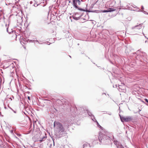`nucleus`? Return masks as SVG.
Wrapping results in <instances>:
<instances>
[{
    "label": "nucleus",
    "instance_id": "f257e3e1",
    "mask_svg": "<svg viewBox=\"0 0 148 148\" xmlns=\"http://www.w3.org/2000/svg\"><path fill=\"white\" fill-rule=\"evenodd\" d=\"M100 144L108 145L111 142L110 137L103 134H100L98 138Z\"/></svg>",
    "mask_w": 148,
    "mask_h": 148
},
{
    "label": "nucleus",
    "instance_id": "f03ea898",
    "mask_svg": "<svg viewBox=\"0 0 148 148\" xmlns=\"http://www.w3.org/2000/svg\"><path fill=\"white\" fill-rule=\"evenodd\" d=\"M53 126L59 135H62L63 133L65 131V129L64 128L62 124L59 122L54 121Z\"/></svg>",
    "mask_w": 148,
    "mask_h": 148
},
{
    "label": "nucleus",
    "instance_id": "7ed1b4c3",
    "mask_svg": "<svg viewBox=\"0 0 148 148\" xmlns=\"http://www.w3.org/2000/svg\"><path fill=\"white\" fill-rule=\"evenodd\" d=\"M72 5L73 7L75 9H77L80 11H85V10L84 9L79 8L78 5H80L81 4V1H82V0H72Z\"/></svg>",
    "mask_w": 148,
    "mask_h": 148
},
{
    "label": "nucleus",
    "instance_id": "20e7f679",
    "mask_svg": "<svg viewBox=\"0 0 148 148\" xmlns=\"http://www.w3.org/2000/svg\"><path fill=\"white\" fill-rule=\"evenodd\" d=\"M120 119L121 122L123 123L124 122H128L132 121L133 119V117L132 116H121L119 114Z\"/></svg>",
    "mask_w": 148,
    "mask_h": 148
},
{
    "label": "nucleus",
    "instance_id": "39448f33",
    "mask_svg": "<svg viewBox=\"0 0 148 148\" xmlns=\"http://www.w3.org/2000/svg\"><path fill=\"white\" fill-rule=\"evenodd\" d=\"M71 106L70 104L67 101H65L63 103L62 105V109L64 110H71Z\"/></svg>",
    "mask_w": 148,
    "mask_h": 148
},
{
    "label": "nucleus",
    "instance_id": "423d86ee",
    "mask_svg": "<svg viewBox=\"0 0 148 148\" xmlns=\"http://www.w3.org/2000/svg\"><path fill=\"white\" fill-rule=\"evenodd\" d=\"M138 25H136L134 27H132L131 28L132 32V33L134 34H136L135 33L136 32H138L139 29Z\"/></svg>",
    "mask_w": 148,
    "mask_h": 148
},
{
    "label": "nucleus",
    "instance_id": "0eeeda50",
    "mask_svg": "<svg viewBox=\"0 0 148 148\" xmlns=\"http://www.w3.org/2000/svg\"><path fill=\"white\" fill-rule=\"evenodd\" d=\"M85 114L88 113L89 116H90L91 117L92 120L93 121H95V120H96L94 116L90 112L87 111V112H85Z\"/></svg>",
    "mask_w": 148,
    "mask_h": 148
},
{
    "label": "nucleus",
    "instance_id": "6e6552de",
    "mask_svg": "<svg viewBox=\"0 0 148 148\" xmlns=\"http://www.w3.org/2000/svg\"><path fill=\"white\" fill-rule=\"evenodd\" d=\"M132 94L135 95V96L138 99H139V90L135 89L132 92Z\"/></svg>",
    "mask_w": 148,
    "mask_h": 148
},
{
    "label": "nucleus",
    "instance_id": "1a4fd4ad",
    "mask_svg": "<svg viewBox=\"0 0 148 148\" xmlns=\"http://www.w3.org/2000/svg\"><path fill=\"white\" fill-rule=\"evenodd\" d=\"M125 52L126 53H127H127L128 54L129 52V51H131L132 47L131 46H129L128 47L127 45H125Z\"/></svg>",
    "mask_w": 148,
    "mask_h": 148
},
{
    "label": "nucleus",
    "instance_id": "9d476101",
    "mask_svg": "<svg viewBox=\"0 0 148 148\" xmlns=\"http://www.w3.org/2000/svg\"><path fill=\"white\" fill-rule=\"evenodd\" d=\"M82 14H80L79 16L77 17L75 16H73V19L76 20H78L80 19L82 16Z\"/></svg>",
    "mask_w": 148,
    "mask_h": 148
},
{
    "label": "nucleus",
    "instance_id": "9b49d317",
    "mask_svg": "<svg viewBox=\"0 0 148 148\" xmlns=\"http://www.w3.org/2000/svg\"><path fill=\"white\" fill-rule=\"evenodd\" d=\"M144 9V7L143 6H142L141 9H139V12H143L144 13L146 14H148V13H147L145 11L143 10Z\"/></svg>",
    "mask_w": 148,
    "mask_h": 148
},
{
    "label": "nucleus",
    "instance_id": "f8f14e48",
    "mask_svg": "<svg viewBox=\"0 0 148 148\" xmlns=\"http://www.w3.org/2000/svg\"><path fill=\"white\" fill-rule=\"evenodd\" d=\"M47 138V137L46 136H43L42 138H40V140H39V141L40 142H42L44 141Z\"/></svg>",
    "mask_w": 148,
    "mask_h": 148
},
{
    "label": "nucleus",
    "instance_id": "ddd939ff",
    "mask_svg": "<svg viewBox=\"0 0 148 148\" xmlns=\"http://www.w3.org/2000/svg\"><path fill=\"white\" fill-rule=\"evenodd\" d=\"M85 11L86 12H96V13H98V12L99 11V10H85Z\"/></svg>",
    "mask_w": 148,
    "mask_h": 148
},
{
    "label": "nucleus",
    "instance_id": "4468645a",
    "mask_svg": "<svg viewBox=\"0 0 148 148\" xmlns=\"http://www.w3.org/2000/svg\"><path fill=\"white\" fill-rule=\"evenodd\" d=\"M28 39L26 38L25 37H22V38H21V40H22L23 41L25 42H28Z\"/></svg>",
    "mask_w": 148,
    "mask_h": 148
},
{
    "label": "nucleus",
    "instance_id": "2eb2a0df",
    "mask_svg": "<svg viewBox=\"0 0 148 148\" xmlns=\"http://www.w3.org/2000/svg\"><path fill=\"white\" fill-rule=\"evenodd\" d=\"M108 12H111L115 10V9H114L112 8H110L108 9Z\"/></svg>",
    "mask_w": 148,
    "mask_h": 148
},
{
    "label": "nucleus",
    "instance_id": "dca6fc26",
    "mask_svg": "<svg viewBox=\"0 0 148 148\" xmlns=\"http://www.w3.org/2000/svg\"><path fill=\"white\" fill-rule=\"evenodd\" d=\"M42 3V2H41L40 3H39V4H37L36 3H34L33 5V6H34V7H36L37 6H38L40 5V4H41Z\"/></svg>",
    "mask_w": 148,
    "mask_h": 148
},
{
    "label": "nucleus",
    "instance_id": "f3484780",
    "mask_svg": "<svg viewBox=\"0 0 148 148\" xmlns=\"http://www.w3.org/2000/svg\"><path fill=\"white\" fill-rule=\"evenodd\" d=\"M95 122H96L97 123V126L99 127L100 128H102V127L99 124V123H98V122L96 120H95V121H94Z\"/></svg>",
    "mask_w": 148,
    "mask_h": 148
},
{
    "label": "nucleus",
    "instance_id": "a211bd4d",
    "mask_svg": "<svg viewBox=\"0 0 148 148\" xmlns=\"http://www.w3.org/2000/svg\"><path fill=\"white\" fill-rule=\"evenodd\" d=\"M88 145H89V147H91V146H90V144H88V143H87V144H84L83 145V148L84 147H87Z\"/></svg>",
    "mask_w": 148,
    "mask_h": 148
},
{
    "label": "nucleus",
    "instance_id": "6ab92c4d",
    "mask_svg": "<svg viewBox=\"0 0 148 148\" xmlns=\"http://www.w3.org/2000/svg\"><path fill=\"white\" fill-rule=\"evenodd\" d=\"M34 41L38 42V43L39 44H45L46 43V42H43L42 43H40L39 42V41L38 40H34Z\"/></svg>",
    "mask_w": 148,
    "mask_h": 148
},
{
    "label": "nucleus",
    "instance_id": "aec40b11",
    "mask_svg": "<svg viewBox=\"0 0 148 148\" xmlns=\"http://www.w3.org/2000/svg\"><path fill=\"white\" fill-rule=\"evenodd\" d=\"M101 12H102L105 13V12H108V9L107 10H101Z\"/></svg>",
    "mask_w": 148,
    "mask_h": 148
},
{
    "label": "nucleus",
    "instance_id": "412c9836",
    "mask_svg": "<svg viewBox=\"0 0 148 148\" xmlns=\"http://www.w3.org/2000/svg\"><path fill=\"white\" fill-rule=\"evenodd\" d=\"M8 107L10 109H11L12 111H13V112L15 113H16V111L12 109L10 107V106H8Z\"/></svg>",
    "mask_w": 148,
    "mask_h": 148
},
{
    "label": "nucleus",
    "instance_id": "4be33fe9",
    "mask_svg": "<svg viewBox=\"0 0 148 148\" xmlns=\"http://www.w3.org/2000/svg\"><path fill=\"white\" fill-rule=\"evenodd\" d=\"M28 41H29V42H34V40L28 39Z\"/></svg>",
    "mask_w": 148,
    "mask_h": 148
},
{
    "label": "nucleus",
    "instance_id": "5701e85b",
    "mask_svg": "<svg viewBox=\"0 0 148 148\" xmlns=\"http://www.w3.org/2000/svg\"><path fill=\"white\" fill-rule=\"evenodd\" d=\"M8 27H7L6 28V31H7V32L8 33H9V34H10V33H11V32H9L8 31Z\"/></svg>",
    "mask_w": 148,
    "mask_h": 148
},
{
    "label": "nucleus",
    "instance_id": "b1692460",
    "mask_svg": "<svg viewBox=\"0 0 148 148\" xmlns=\"http://www.w3.org/2000/svg\"><path fill=\"white\" fill-rule=\"evenodd\" d=\"M10 132L12 134H13V130H10Z\"/></svg>",
    "mask_w": 148,
    "mask_h": 148
},
{
    "label": "nucleus",
    "instance_id": "393cba45",
    "mask_svg": "<svg viewBox=\"0 0 148 148\" xmlns=\"http://www.w3.org/2000/svg\"><path fill=\"white\" fill-rule=\"evenodd\" d=\"M78 13H75V16H77V17L78 16Z\"/></svg>",
    "mask_w": 148,
    "mask_h": 148
},
{
    "label": "nucleus",
    "instance_id": "a878e982",
    "mask_svg": "<svg viewBox=\"0 0 148 148\" xmlns=\"http://www.w3.org/2000/svg\"><path fill=\"white\" fill-rule=\"evenodd\" d=\"M145 100L147 103V104H148V100L147 99H145Z\"/></svg>",
    "mask_w": 148,
    "mask_h": 148
},
{
    "label": "nucleus",
    "instance_id": "bb28decb",
    "mask_svg": "<svg viewBox=\"0 0 148 148\" xmlns=\"http://www.w3.org/2000/svg\"><path fill=\"white\" fill-rule=\"evenodd\" d=\"M27 98H28V99L29 100H30V97L28 96V97H27Z\"/></svg>",
    "mask_w": 148,
    "mask_h": 148
},
{
    "label": "nucleus",
    "instance_id": "cd10ccee",
    "mask_svg": "<svg viewBox=\"0 0 148 148\" xmlns=\"http://www.w3.org/2000/svg\"><path fill=\"white\" fill-rule=\"evenodd\" d=\"M45 3H46L45 4H44V5H43V6L44 7V6H46V5L47 3V1H46V2H45Z\"/></svg>",
    "mask_w": 148,
    "mask_h": 148
},
{
    "label": "nucleus",
    "instance_id": "c85d7f7f",
    "mask_svg": "<svg viewBox=\"0 0 148 148\" xmlns=\"http://www.w3.org/2000/svg\"><path fill=\"white\" fill-rule=\"evenodd\" d=\"M47 44H48V45H50L51 44V43L49 42H47Z\"/></svg>",
    "mask_w": 148,
    "mask_h": 148
},
{
    "label": "nucleus",
    "instance_id": "c756f323",
    "mask_svg": "<svg viewBox=\"0 0 148 148\" xmlns=\"http://www.w3.org/2000/svg\"><path fill=\"white\" fill-rule=\"evenodd\" d=\"M117 87V85H115V86H113V87Z\"/></svg>",
    "mask_w": 148,
    "mask_h": 148
},
{
    "label": "nucleus",
    "instance_id": "7c9ffc66",
    "mask_svg": "<svg viewBox=\"0 0 148 148\" xmlns=\"http://www.w3.org/2000/svg\"><path fill=\"white\" fill-rule=\"evenodd\" d=\"M108 114L109 115H112V113L111 112H110V113H108Z\"/></svg>",
    "mask_w": 148,
    "mask_h": 148
},
{
    "label": "nucleus",
    "instance_id": "2f4dec72",
    "mask_svg": "<svg viewBox=\"0 0 148 148\" xmlns=\"http://www.w3.org/2000/svg\"><path fill=\"white\" fill-rule=\"evenodd\" d=\"M139 112V110L138 111H137V112H135V111H134V112L135 113H137V112Z\"/></svg>",
    "mask_w": 148,
    "mask_h": 148
},
{
    "label": "nucleus",
    "instance_id": "473e14b6",
    "mask_svg": "<svg viewBox=\"0 0 148 148\" xmlns=\"http://www.w3.org/2000/svg\"><path fill=\"white\" fill-rule=\"evenodd\" d=\"M32 3H33V2L32 1H30L29 3L30 4H32Z\"/></svg>",
    "mask_w": 148,
    "mask_h": 148
},
{
    "label": "nucleus",
    "instance_id": "72a5a7b5",
    "mask_svg": "<svg viewBox=\"0 0 148 148\" xmlns=\"http://www.w3.org/2000/svg\"><path fill=\"white\" fill-rule=\"evenodd\" d=\"M110 62L112 64H113V62L111 61L110 60Z\"/></svg>",
    "mask_w": 148,
    "mask_h": 148
},
{
    "label": "nucleus",
    "instance_id": "f704fd0d",
    "mask_svg": "<svg viewBox=\"0 0 148 148\" xmlns=\"http://www.w3.org/2000/svg\"><path fill=\"white\" fill-rule=\"evenodd\" d=\"M133 54H137V53H135V52H134V53H133Z\"/></svg>",
    "mask_w": 148,
    "mask_h": 148
},
{
    "label": "nucleus",
    "instance_id": "c9c22d12",
    "mask_svg": "<svg viewBox=\"0 0 148 148\" xmlns=\"http://www.w3.org/2000/svg\"><path fill=\"white\" fill-rule=\"evenodd\" d=\"M103 94H105V95H106V94L105 93H102V95H103Z\"/></svg>",
    "mask_w": 148,
    "mask_h": 148
},
{
    "label": "nucleus",
    "instance_id": "e433bc0d",
    "mask_svg": "<svg viewBox=\"0 0 148 148\" xmlns=\"http://www.w3.org/2000/svg\"><path fill=\"white\" fill-rule=\"evenodd\" d=\"M55 110L57 111V112H58V110L56 109L55 108H54Z\"/></svg>",
    "mask_w": 148,
    "mask_h": 148
},
{
    "label": "nucleus",
    "instance_id": "4c0bfd02",
    "mask_svg": "<svg viewBox=\"0 0 148 148\" xmlns=\"http://www.w3.org/2000/svg\"><path fill=\"white\" fill-rule=\"evenodd\" d=\"M68 126L69 125H66V126L67 127L66 128H68Z\"/></svg>",
    "mask_w": 148,
    "mask_h": 148
},
{
    "label": "nucleus",
    "instance_id": "58836bf2",
    "mask_svg": "<svg viewBox=\"0 0 148 148\" xmlns=\"http://www.w3.org/2000/svg\"><path fill=\"white\" fill-rule=\"evenodd\" d=\"M141 24H139V27H140L141 26Z\"/></svg>",
    "mask_w": 148,
    "mask_h": 148
},
{
    "label": "nucleus",
    "instance_id": "ea45409f",
    "mask_svg": "<svg viewBox=\"0 0 148 148\" xmlns=\"http://www.w3.org/2000/svg\"><path fill=\"white\" fill-rule=\"evenodd\" d=\"M53 146H54V142L53 141Z\"/></svg>",
    "mask_w": 148,
    "mask_h": 148
},
{
    "label": "nucleus",
    "instance_id": "a19ab883",
    "mask_svg": "<svg viewBox=\"0 0 148 148\" xmlns=\"http://www.w3.org/2000/svg\"><path fill=\"white\" fill-rule=\"evenodd\" d=\"M50 6H49V9H50Z\"/></svg>",
    "mask_w": 148,
    "mask_h": 148
},
{
    "label": "nucleus",
    "instance_id": "79ce46f5",
    "mask_svg": "<svg viewBox=\"0 0 148 148\" xmlns=\"http://www.w3.org/2000/svg\"><path fill=\"white\" fill-rule=\"evenodd\" d=\"M139 100H140V101H142V102H143V101H142V100H141V99L140 100V99H139Z\"/></svg>",
    "mask_w": 148,
    "mask_h": 148
},
{
    "label": "nucleus",
    "instance_id": "37998d69",
    "mask_svg": "<svg viewBox=\"0 0 148 148\" xmlns=\"http://www.w3.org/2000/svg\"><path fill=\"white\" fill-rule=\"evenodd\" d=\"M70 2H71V1H69V3H70Z\"/></svg>",
    "mask_w": 148,
    "mask_h": 148
},
{
    "label": "nucleus",
    "instance_id": "c03bdc74",
    "mask_svg": "<svg viewBox=\"0 0 148 148\" xmlns=\"http://www.w3.org/2000/svg\"><path fill=\"white\" fill-rule=\"evenodd\" d=\"M77 45H79V43H78V44H77Z\"/></svg>",
    "mask_w": 148,
    "mask_h": 148
},
{
    "label": "nucleus",
    "instance_id": "a18cd8bd",
    "mask_svg": "<svg viewBox=\"0 0 148 148\" xmlns=\"http://www.w3.org/2000/svg\"><path fill=\"white\" fill-rule=\"evenodd\" d=\"M69 56L70 58H71V56Z\"/></svg>",
    "mask_w": 148,
    "mask_h": 148
},
{
    "label": "nucleus",
    "instance_id": "49530a36",
    "mask_svg": "<svg viewBox=\"0 0 148 148\" xmlns=\"http://www.w3.org/2000/svg\"><path fill=\"white\" fill-rule=\"evenodd\" d=\"M6 25V27H7V24H6V25Z\"/></svg>",
    "mask_w": 148,
    "mask_h": 148
},
{
    "label": "nucleus",
    "instance_id": "de8ad7c7",
    "mask_svg": "<svg viewBox=\"0 0 148 148\" xmlns=\"http://www.w3.org/2000/svg\"><path fill=\"white\" fill-rule=\"evenodd\" d=\"M10 99H11V100H12V99L11 98H10Z\"/></svg>",
    "mask_w": 148,
    "mask_h": 148
},
{
    "label": "nucleus",
    "instance_id": "09e8293b",
    "mask_svg": "<svg viewBox=\"0 0 148 148\" xmlns=\"http://www.w3.org/2000/svg\"><path fill=\"white\" fill-rule=\"evenodd\" d=\"M10 99H11V100H12V99L11 98H10Z\"/></svg>",
    "mask_w": 148,
    "mask_h": 148
},
{
    "label": "nucleus",
    "instance_id": "8fccbe9b",
    "mask_svg": "<svg viewBox=\"0 0 148 148\" xmlns=\"http://www.w3.org/2000/svg\"><path fill=\"white\" fill-rule=\"evenodd\" d=\"M23 43H24V44H25V42H23Z\"/></svg>",
    "mask_w": 148,
    "mask_h": 148
},
{
    "label": "nucleus",
    "instance_id": "3c124183",
    "mask_svg": "<svg viewBox=\"0 0 148 148\" xmlns=\"http://www.w3.org/2000/svg\"><path fill=\"white\" fill-rule=\"evenodd\" d=\"M140 110L139 109V111L140 112Z\"/></svg>",
    "mask_w": 148,
    "mask_h": 148
},
{
    "label": "nucleus",
    "instance_id": "603ef678",
    "mask_svg": "<svg viewBox=\"0 0 148 148\" xmlns=\"http://www.w3.org/2000/svg\"><path fill=\"white\" fill-rule=\"evenodd\" d=\"M138 51H139V50H138L137 51V52Z\"/></svg>",
    "mask_w": 148,
    "mask_h": 148
},
{
    "label": "nucleus",
    "instance_id": "864d4df0",
    "mask_svg": "<svg viewBox=\"0 0 148 148\" xmlns=\"http://www.w3.org/2000/svg\"><path fill=\"white\" fill-rule=\"evenodd\" d=\"M108 96H109L108 94Z\"/></svg>",
    "mask_w": 148,
    "mask_h": 148
},
{
    "label": "nucleus",
    "instance_id": "5fc2aeb1",
    "mask_svg": "<svg viewBox=\"0 0 148 148\" xmlns=\"http://www.w3.org/2000/svg\"><path fill=\"white\" fill-rule=\"evenodd\" d=\"M34 148H37V147H35Z\"/></svg>",
    "mask_w": 148,
    "mask_h": 148
},
{
    "label": "nucleus",
    "instance_id": "6e6d98bb",
    "mask_svg": "<svg viewBox=\"0 0 148 148\" xmlns=\"http://www.w3.org/2000/svg\"><path fill=\"white\" fill-rule=\"evenodd\" d=\"M147 105H148V104H147Z\"/></svg>",
    "mask_w": 148,
    "mask_h": 148
}]
</instances>
